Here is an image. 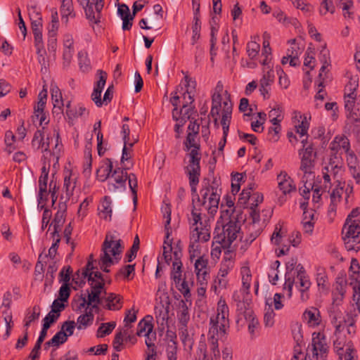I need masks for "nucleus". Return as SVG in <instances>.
<instances>
[{
  "label": "nucleus",
  "instance_id": "09e8293b",
  "mask_svg": "<svg viewBox=\"0 0 360 360\" xmlns=\"http://www.w3.org/2000/svg\"><path fill=\"white\" fill-rule=\"evenodd\" d=\"M233 267V261L231 259L224 258L220 265V269L217 275L221 277H226Z\"/></svg>",
  "mask_w": 360,
  "mask_h": 360
},
{
  "label": "nucleus",
  "instance_id": "4d7b16f0",
  "mask_svg": "<svg viewBox=\"0 0 360 360\" xmlns=\"http://www.w3.org/2000/svg\"><path fill=\"white\" fill-rule=\"evenodd\" d=\"M248 237L245 239V241L251 243H252L261 233L262 229L255 224H248Z\"/></svg>",
  "mask_w": 360,
  "mask_h": 360
},
{
  "label": "nucleus",
  "instance_id": "bb28decb",
  "mask_svg": "<svg viewBox=\"0 0 360 360\" xmlns=\"http://www.w3.org/2000/svg\"><path fill=\"white\" fill-rule=\"evenodd\" d=\"M179 309L177 313L178 320L183 327L186 328L190 320V315L188 313V307L184 300H181L179 302Z\"/></svg>",
  "mask_w": 360,
  "mask_h": 360
},
{
  "label": "nucleus",
  "instance_id": "9d476101",
  "mask_svg": "<svg viewBox=\"0 0 360 360\" xmlns=\"http://www.w3.org/2000/svg\"><path fill=\"white\" fill-rule=\"evenodd\" d=\"M191 220L192 226H194L192 218ZM195 226L191 232L190 241L198 243L207 242L210 238V228L207 226H202V224L200 225V223L195 225Z\"/></svg>",
  "mask_w": 360,
  "mask_h": 360
},
{
  "label": "nucleus",
  "instance_id": "72a5a7b5",
  "mask_svg": "<svg viewBox=\"0 0 360 360\" xmlns=\"http://www.w3.org/2000/svg\"><path fill=\"white\" fill-rule=\"evenodd\" d=\"M274 79L275 75L272 67L268 66L267 68H264L263 76L259 81V86H262V87L269 86L274 83Z\"/></svg>",
  "mask_w": 360,
  "mask_h": 360
},
{
  "label": "nucleus",
  "instance_id": "393cba45",
  "mask_svg": "<svg viewBox=\"0 0 360 360\" xmlns=\"http://www.w3.org/2000/svg\"><path fill=\"white\" fill-rule=\"evenodd\" d=\"M335 340L333 341V350L335 354L338 356V358H341L343 356L342 354L347 350V347L349 345V342L351 341H347L345 337H342L341 334L335 335Z\"/></svg>",
  "mask_w": 360,
  "mask_h": 360
},
{
  "label": "nucleus",
  "instance_id": "6ab92c4d",
  "mask_svg": "<svg viewBox=\"0 0 360 360\" xmlns=\"http://www.w3.org/2000/svg\"><path fill=\"white\" fill-rule=\"evenodd\" d=\"M61 5L60 11L61 14L62 20H64L65 24H68L69 18H75L76 16L72 0H60Z\"/></svg>",
  "mask_w": 360,
  "mask_h": 360
},
{
  "label": "nucleus",
  "instance_id": "8fccbe9b",
  "mask_svg": "<svg viewBox=\"0 0 360 360\" xmlns=\"http://www.w3.org/2000/svg\"><path fill=\"white\" fill-rule=\"evenodd\" d=\"M46 336V333L40 332L39 336L36 342V344L30 354V358L38 359L39 357V351L41 349V344Z\"/></svg>",
  "mask_w": 360,
  "mask_h": 360
},
{
  "label": "nucleus",
  "instance_id": "7ed1b4c3",
  "mask_svg": "<svg viewBox=\"0 0 360 360\" xmlns=\"http://www.w3.org/2000/svg\"><path fill=\"white\" fill-rule=\"evenodd\" d=\"M216 316L210 319L207 340L218 341L226 334L229 328V307L224 300H220L217 304Z\"/></svg>",
  "mask_w": 360,
  "mask_h": 360
},
{
  "label": "nucleus",
  "instance_id": "7c9ffc66",
  "mask_svg": "<svg viewBox=\"0 0 360 360\" xmlns=\"http://www.w3.org/2000/svg\"><path fill=\"white\" fill-rule=\"evenodd\" d=\"M65 115L70 120L73 121L79 117L88 115L89 111L83 105L79 104L77 106H75L72 110H66Z\"/></svg>",
  "mask_w": 360,
  "mask_h": 360
},
{
  "label": "nucleus",
  "instance_id": "f03ea898",
  "mask_svg": "<svg viewBox=\"0 0 360 360\" xmlns=\"http://www.w3.org/2000/svg\"><path fill=\"white\" fill-rule=\"evenodd\" d=\"M227 221L222 224V228L217 226L214 229V242L221 245L224 249H228L238 237L242 238L240 232V223L238 216L229 215Z\"/></svg>",
  "mask_w": 360,
  "mask_h": 360
},
{
  "label": "nucleus",
  "instance_id": "c85d7f7f",
  "mask_svg": "<svg viewBox=\"0 0 360 360\" xmlns=\"http://www.w3.org/2000/svg\"><path fill=\"white\" fill-rule=\"evenodd\" d=\"M221 95L220 94H214L212 97V108L210 111V115L214 119L215 124H217L218 117L221 105Z\"/></svg>",
  "mask_w": 360,
  "mask_h": 360
},
{
  "label": "nucleus",
  "instance_id": "ea45409f",
  "mask_svg": "<svg viewBox=\"0 0 360 360\" xmlns=\"http://www.w3.org/2000/svg\"><path fill=\"white\" fill-rule=\"evenodd\" d=\"M201 22L200 16H193V24L192 25L193 35L191 38V44L194 45L200 37Z\"/></svg>",
  "mask_w": 360,
  "mask_h": 360
},
{
  "label": "nucleus",
  "instance_id": "423d86ee",
  "mask_svg": "<svg viewBox=\"0 0 360 360\" xmlns=\"http://www.w3.org/2000/svg\"><path fill=\"white\" fill-rule=\"evenodd\" d=\"M312 352V358L317 360L319 357L324 359L329 352V346L326 336L323 333L314 332L312 333L311 345L308 346L307 351Z\"/></svg>",
  "mask_w": 360,
  "mask_h": 360
},
{
  "label": "nucleus",
  "instance_id": "f257e3e1",
  "mask_svg": "<svg viewBox=\"0 0 360 360\" xmlns=\"http://www.w3.org/2000/svg\"><path fill=\"white\" fill-rule=\"evenodd\" d=\"M219 184L214 179L212 183L209 179H205L202 181V188L200 191L201 198L200 203H195L191 210L193 225L200 223L202 224L201 207H204L207 212L213 217L217 212L220 200V194L218 193Z\"/></svg>",
  "mask_w": 360,
  "mask_h": 360
},
{
  "label": "nucleus",
  "instance_id": "f704fd0d",
  "mask_svg": "<svg viewBox=\"0 0 360 360\" xmlns=\"http://www.w3.org/2000/svg\"><path fill=\"white\" fill-rule=\"evenodd\" d=\"M173 269L171 274V278L174 280L176 285L177 286L181 281V269L182 263L180 258H176L173 262Z\"/></svg>",
  "mask_w": 360,
  "mask_h": 360
},
{
  "label": "nucleus",
  "instance_id": "aec40b11",
  "mask_svg": "<svg viewBox=\"0 0 360 360\" xmlns=\"http://www.w3.org/2000/svg\"><path fill=\"white\" fill-rule=\"evenodd\" d=\"M79 2L83 6L86 17L89 21L94 24L100 22L101 13H98L96 11L94 12V3H91L89 0L88 3L86 1L83 2L82 1H79Z\"/></svg>",
  "mask_w": 360,
  "mask_h": 360
},
{
  "label": "nucleus",
  "instance_id": "6e6552de",
  "mask_svg": "<svg viewBox=\"0 0 360 360\" xmlns=\"http://www.w3.org/2000/svg\"><path fill=\"white\" fill-rule=\"evenodd\" d=\"M128 167H122L115 168L111 174L112 178L114 179L115 183L109 184V190L115 191L117 189L125 190L126 188V181L127 180V172Z\"/></svg>",
  "mask_w": 360,
  "mask_h": 360
},
{
  "label": "nucleus",
  "instance_id": "49530a36",
  "mask_svg": "<svg viewBox=\"0 0 360 360\" xmlns=\"http://www.w3.org/2000/svg\"><path fill=\"white\" fill-rule=\"evenodd\" d=\"M185 81L186 82L187 89L184 94V99L186 98V96H188V99L189 100V103H192L194 101L193 96L192 95V91L189 89V88L195 89L196 86V82L195 80H192L188 75H186Z\"/></svg>",
  "mask_w": 360,
  "mask_h": 360
},
{
  "label": "nucleus",
  "instance_id": "0e129e2a",
  "mask_svg": "<svg viewBox=\"0 0 360 360\" xmlns=\"http://www.w3.org/2000/svg\"><path fill=\"white\" fill-rule=\"evenodd\" d=\"M360 231V226L354 224H345L342 229V236H355Z\"/></svg>",
  "mask_w": 360,
  "mask_h": 360
},
{
  "label": "nucleus",
  "instance_id": "37998d69",
  "mask_svg": "<svg viewBox=\"0 0 360 360\" xmlns=\"http://www.w3.org/2000/svg\"><path fill=\"white\" fill-rule=\"evenodd\" d=\"M89 305H91V304H89V298L86 299L83 295H81L77 300L74 299L72 302V309L77 312L81 311L82 309Z\"/></svg>",
  "mask_w": 360,
  "mask_h": 360
},
{
  "label": "nucleus",
  "instance_id": "79ce46f5",
  "mask_svg": "<svg viewBox=\"0 0 360 360\" xmlns=\"http://www.w3.org/2000/svg\"><path fill=\"white\" fill-rule=\"evenodd\" d=\"M316 283L318 287L323 290L328 288V276L323 269H318L316 273Z\"/></svg>",
  "mask_w": 360,
  "mask_h": 360
},
{
  "label": "nucleus",
  "instance_id": "e2e57ef3",
  "mask_svg": "<svg viewBox=\"0 0 360 360\" xmlns=\"http://www.w3.org/2000/svg\"><path fill=\"white\" fill-rule=\"evenodd\" d=\"M135 264H127L122 267L116 274L115 277L123 276L124 278H129L131 274H134Z\"/></svg>",
  "mask_w": 360,
  "mask_h": 360
},
{
  "label": "nucleus",
  "instance_id": "0eeeda50",
  "mask_svg": "<svg viewBox=\"0 0 360 360\" xmlns=\"http://www.w3.org/2000/svg\"><path fill=\"white\" fill-rule=\"evenodd\" d=\"M189 158L188 164L185 167V172L187 176L189 175H200V162L201 160V154L199 148L195 146L192 148L188 154Z\"/></svg>",
  "mask_w": 360,
  "mask_h": 360
},
{
  "label": "nucleus",
  "instance_id": "6e6d98bb",
  "mask_svg": "<svg viewBox=\"0 0 360 360\" xmlns=\"http://www.w3.org/2000/svg\"><path fill=\"white\" fill-rule=\"evenodd\" d=\"M359 225L360 224V208L356 207L352 210L346 219L345 224Z\"/></svg>",
  "mask_w": 360,
  "mask_h": 360
},
{
  "label": "nucleus",
  "instance_id": "4468645a",
  "mask_svg": "<svg viewBox=\"0 0 360 360\" xmlns=\"http://www.w3.org/2000/svg\"><path fill=\"white\" fill-rule=\"evenodd\" d=\"M66 211V202H60L58 204V210L56 213L52 223L50 224V226L53 225V231L52 233L53 238L56 237V234H59L60 228L65 222Z\"/></svg>",
  "mask_w": 360,
  "mask_h": 360
},
{
  "label": "nucleus",
  "instance_id": "f8f14e48",
  "mask_svg": "<svg viewBox=\"0 0 360 360\" xmlns=\"http://www.w3.org/2000/svg\"><path fill=\"white\" fill-rule=\"evenodd\" d=\"M97 74L99 76V79L97 81L91 94V99L98 107H101L103 103V101L101 100V93L105 84L108 75L105 71L101 70H98Z\"/></svg>",
  "mask_w": 360,
  "mask_h": 360
},
{
  "label": "nucleus",
  "instance_id": "4be33fe9",
  "mask_svg": "<svg viewBox=\"0 0 360 360\" xmlns=\"http://www.w3.org/2000/svg\"><path fill=\"white\" fill-rule=\"evenodd\" d=\"M106 308L109 310H119L122 307L123 297L118 294L110 292L105 297Z\"/></svg>",
  "mask_w": 360,
  "mask_h": 360
},
{
  "label": "nucleus",
  "instance_id": "de8ad7c7",
  "mask_svg": "<svg viewBox=\"0 0 360 360\" xmlns=\"http://www.w3.org/2000/svg\"><path fill=\"white\" fill-rule=\"evenodd\" d=\"M241 274L243 287L246 291H248L250 288V282L252 279V275L250 268L248 266L242 267Z\"/></svg>",
  "mask_w": 360,
  "mask_h": 360
},
{
  "label": "nucleus",
  "instance_id": "bf43d9fd",
  "mask_svg": "<svg viewBox=\"0 0 360 360\" xmlns=\"http://www.w3.org/2000/svg\"><path fill=\"white\" fill-rule=\"evenodd\" d=\"M343 186H341V183L338 182L337 188L333 190L330 194V200L331 204L330 207H335V205L340 201L342 193ZM333 210V207L331 208Z\"/></svg>",
  "mask_w": 360,
  "mask_h": 360
},
{
  "label": "nucleus",
  "instance_id": "58836bf2",
  "mask_svg": "<svg viewBox=\"0 0 360 360\" xmlns=\"http://www.w3.org/2000/svg\"><path fill=\"white\" fill-rule=\"evenodd\" d=\"M188 103H189V100L188 99L186 101V103L183 104L182 108L179 112V113H180L181 116L179 117H177V119H184L185 120V123L188 120H194V118L192 117V115H193V113L196 112L194 110V108L193 107L188 105Z\"/></svg>",
  "mask_w": 360,
  "mask_h": 360
},
{
  "label": "nucleus",
  "instance_id": "ddd939ff",
  "mask_svg": "<svg viewBox=\"0 0 360 360\" xmlns=\"http://www.w3.org/2000/svg\"><path fill=\"white\" fill-rule=\"evenodd\" d=\"M356 320L354 317L350 314H347L345 317L343 321H340L338 324L335 326V335H338V334H341V333L346 329L347 333L349 335H354L356 333V328L355 326Z\"/></svg>",
  "mask_w": 360,
  "mask_h": 360
},
{
  "label": "nucleus",
  "instance_id": "338daca9",
  "mask_svg": "<svg viewBox=\"0 0 360 360\" xmlns=\"http://www.w3.org/2000/svg\"><path fill=\"white\" fill-rule=\"evenodd\" d=\"M347 288V281L344 278L338 277L335 282V288L333 291L335 293L345 295Z\"/></svg>",
  "mask_w": 360,
  "mask_h": 360
},
{
  "label": "nucleus",
  "instance_id": "864d4df0",
  "mask_svg": "<svg viewBox=\"0 0 360 360\" xmlns=\"http://www.w3.org/2000/svg\"><path fill=\"white\" fill-rule=\"evenodd\" d=\"M127 180L129 181V186L133 194V200L136 203L137 200V186L138 181L136 176L134 173L127 174Z\"/></svg>",
  "mask_w": 360,
  "mask_h": 360
},
{
  "label": "nucleus",
  "instance_id": "473e14b6",
  "mask_svg": "<svg viewBox=\"0 0 360 360\" xmlns=\"http://www.w3.org/2000/svg\"><path fill=\"white\" fill-rule=\"evenodd\" d=\"M94 315L91 311H86L85 314L80 315L77 320V328L78 330L86 328L91 325L94 321Z\"/></svg>",
  "mask_w": 360,
  "mask_h": 360
},
{
  "label": "nucleus",
  "instance_id": "1a4fd4ad",
  "mask_svg": "<svg viewBox=\"0 0 360 360\" xmlns=\"http://www.w3.org/2000/svg\"><path fill=\"white\" fill-rule=\"evenodd\" d=\"M359 266L356 259H352L350 269L353 271V275L351 276L352 281L350 285L353 288V300L355 302L356 306L360 313V281L357 280L358 270Z\"/></svg>",
  "mask_w": 360,
  "mask_h": 360
},
{
  "label": "nucleus",
  "instance_id": "5fc2aeb1",
  "mask_svg": "<svg viewBox=\"0 0 360 360\" xmlns=\"http://www.w3.org/2000/svg\"><path fill=\"white\" fill-rule=\"evenodd\" d=\"M343 356L341 358H338L340 360H358V355L356 350L354 349L353 343L349 342V345L347 347V350L342 354Z\"/></svg>",
  "mask_w": 360,
  "mask_h": 360
},
{
  "label": "nucleus",
  "instance_id": "052dcab7",
  "mask_svg": "<svg viewBox=\"0 0 360 360\" xmlns=\"http://www.w3.org/2000/svg\"><path fill=\"white\" fill-rule=\"evenodd\" d=\"M188 252L191 260L195 257L198 258L199 257H204L203 255H201V245L198 243H192L190 241Z\"/></svg>",
  "mask_w": 360,
  "mask_h": 360
},
{
  "label": "nucleus",
  "instance_id": "a211bd4d",
  "mask_svg": "<svg viewBox=\"0 0 360 360\" xmlns=\"http://www.w3.org/2000/svg\"><path fill=\"white\" fill-rule=\"evenodd\" d=\"M98 214L101 218L110 221L112 217V201L109 196H105L98 207Z\"/></svg>",
  "mask_w": 360,
  "mask_h": 360
},
{
  "label": "nucleus",
  "instance_id": "a18cd8bd",
  "mask_svg": "<svg viewBox=\"0 0 360 360\" xmlns=\"http://www.w3.org/2000/svg\"><path fill=\"white\" fill-rule=\"evenodd\" d=\"M300 118L301 120H298L299 124L295 125V128L296 132L302 137L307 135L309 127V123L308 122L306 116L302 117V115H300Z\"/></svg>",
  "mask_w": 360,
  "mask_h": 360
},
{
  "label": "nucleus",
  "instance_id": "c03bdc74",
  "mask_svg": "<svg viewBox=\"0 0 360 360\" xmlns=\"http://www.w3.org/2000/svg\"><path fill=\"white\" fill-rule=\"evenodd\" d=\"M115 322L101 323L97 330V337L103 338L105 335H109L115 328Z\"/></svg>",
  "mask_w": 360,
  "mask_h": 360
},
{
  "label": "nucleus",
  "instance_id": "a19ab883",
  "mask_svg": "<svg viewBox=\"0 0 360 360\" xmlns=\"http://www.w3.org/2000/svg\"><path fill=\"white\" fill-rule=\"evenodd\" d=\"M200 175H189L188 176L189 184L191 186V193L193 196L196 197V201L193 199V205L195 203H200V196L197 193V186L199 184Z\"/></svg>",
  "mask_w": 360,
  "mask_h": 360
},
{
  "label": "nucleus",
  "instance_id": "2f4dec72",
  "mask_svg": "<svg viewBox=\"0 0 360 360\" xmlns=\"http://www.w3.org/2000/svg\"><path fill=\"white\" fill-rule=\"evenodd\" d=\"M47 181L48 176L41 175L39 179L38 203L40 205L47 200Z\"/></svg>",
  "mask_w": 360,
  "mask_h": 360
},
{
  "label": "nucleus",
  "instance_id": "dca6fc26",
  "mask_svg": "<svg viewBox=\"0 0 360 360\" xmlns=\"http://www.w3.org/2000/svg\"><path fill=\"white\" fill-rule=\"evenodd\" d=\"M77 176L72 174L71 171H68L64 177L63 189L65 192V196H61L60 200L64 199V202L68 201L73 195L74 190L77 184Z\"/></svg>",
  "mask_w": 360,
  "mask_h": 360
},
{
  "label": "nucleus",
  "instance_id": "3c124183",
  "mask_svg": "<svg viewBox=\"0 0 360 360\" xmlns=\"http://www.w3.org/2000/svg\"><path fill=\"white\" fill-rule=\"evenodd\" d=\"M59 318V314H53L49 312L48 314L43 319L44 323L41 332L47 335V330L51 325L55 323Z\"/></svg>",
  "mask_w": 360,
  "mask_h": 360
},
{
  "label": "nucleus",
  "instance_id": "13d9d810",
  "mask_svg": "<svg viewBox=\"0 0 360 360\" xmlns=\"http://www.w3.org/2000/svg\"><path fill=\"white\" fill-rule=\"evenodd\" d=\"M217 28L212 26L211 27V32H210V55H211V60H214V57L217 55V49L215 47L217 44Z\"/></svg>",
  "mask_w": 360,
  "mask_h": 360
},
{
  "label": "nucleus",
  "instance_id": "b1692460",
  "mask_svg": "<svg viewBox=\"0 0 360 360\" xmlns=\"http://www.w3.org/2000/svg\"><path fill=\"white\" fill-rule=\"evenodd\" d=\"M89 285H91V292L88 291L89 298V304H91L92 301L97 298L98 296H100L103 289L104 288L105 282L101 281H96L94 279V281H89Z\"/></svg>",
  "mask_w": 360,
  "mask_h": 360
},
{
  "label": "nucleus",
  "instance_id": "412c9836",
  "mask_svg": "<svg viewBox=\"0 0 360 360\" xmlns=\"http://www.w3.org/2000/svg\"><path fill=\"white\" fill-rule=\"evenodd\" d=\"M112 162L109 158H106L103 165L97 169L96 176L101 181H105L112 172Z\"/></svg>",
  "mask_w": 360,
  "mask_h": 360
},
{
  "label": "nucleus",
  "instance_id": "f3484780",
  "mask_svg": "<svg viewBox=\"0 0 360 360\" xmlns=\"http://www.w3.org/2000/svg\"><path fill=\"white\" fill-rule=\"evenodd\" d=\"M297 258L292 257L285 264L286 272L285 274V282L284 288L288 290L289 297L292 295V290L295 282L294 278L291 276L290 274L297 267Z\"/></svg>",
  "mask_w": 360,
  "mask_h": 360
},
{
  "label": "nucleus",
  "instance_id": "cd10ccee",
  "mask_svg": "<svg viewBox=\"0 0 360 360\" xmlns=\"http://www.w3.org/2000/svg\"><path fill=\"white\" fill-rule=\"evenodd\" d=\"M209 352L206 354V357L203 356L201 360H220L221 355L219 349V342L207 340Z\"/></svg>",
  "mask_w": 360,
  "mask_h": 360
},
{
  "label": "nucleus",
  "instance_id": "69168bd1",
  "mask_svg": "<svg viewBox=\"0 0 360 360\" xmlns=\"http://www.w3.org/2000/svg\"><path fill=\"white\" fill-rule=\"evenodd\" d=\"M94 269L95 267L94 266V260H88L85 268L82 271V275L83 278H87L88 281H94L93 274L91 272L94 271L93 270Z\"/></svg>",
  "mask_w": 360,
  "mask_h": 360
},
{
  "label": "nucleus",
  "instance_id": "680f3d73",
  "mask_svg": "<svg viewBox=\"0 0 360 360\" xmlns=\"http://www.w3.org/2000/svg\"><path fill=\"white\" fill-rule=\"evenodd\" d=\"M172 238H169L167 240V243H165V240H164L163 245V253L162 255L164 257V259L167 264H169L170 261L172 260L171 252L172 250Z\"/></svg>",
  "mask_w": 360,
  "mask_h": 360
},
{
  "label": "nucleus",
  "instance_id": "20e7f679",
  "mask_svg": "<svg viewBox=\"0 0 360 360\" xmlns=\"http://www.w3.org/2000/svg\"><path fill=\"white\" fill-rule=\"evenodd\" d=\"M115 237L107 234L102 245V254L100 257V268L106 273L110 272L109 266L117 264L120 260V254L124 248L120 239L115 240Z\"/></svg>",
  "mask_w": 360,
  "mask_h": 360
},
{
  "label": "nucleus",
  "instance_id": "5701e85b",
  "mask_svg": "<svg viewBox=\"0 0 360 360\" xmlns=\"http://www.w3.org/2000/svg\"><path fill=\"white\" fill-rule=\"evenodd\" d=\"M153 317L151 316H146L139 321L137 326L136 335L138 336L144 335L145 333H151L153 329L152 324Z\"/></svg>",
  "mask_w": 360,
  "mask_h": 360
},
{
  "label": "nucleus",
  "instance_id": "39448f33",
  "mask_svg": "<svg viewBox=\"0 0 360 360\" xmlns=\"http://www.w3.org/2000/svg\"><path fill=\"white\" fill-rule=\"evenodd\" d=\"M299 155L300 157V170L303 173L302 182L306 184L314 181L316 153L312 151L311 148L308 147L303 153L299 154Z\"/></svg>",
  "mask_w": 360,
  "mask_h": 360
},
{
  "label": "nucleus",
  "instance_id": "2eb2a0df",
  "mask_svg": "<svg viewBox=\"0 0 360 360\" xmlns=\"http://www.w3.org/2000/svg\"><path fill=\"white\" fill-rule=\"evenodd\" d=\"M278 186L284 195L296 191L294 181L285 172H281L277 176Z\"/></svg>",
  "mask_w": 360,
  "mask_h": 360
},
{
  "label": "nucleus",
  "instance_id": "c756f323",
  "mask_svg": "<svg viewBox=\"0 0 360 360\" xmlns=\"http://www.w3.org/2000/svg\"><path fill=\"white\" fill-rule=\"evenodd\" d=\"M342 239L347 250L357 252L360 250V231L355 236H342Z\"/></svg>",
  "mask_w": 360,
  "mask_h": 360
},
{
  "label": "nucleus",
  "instance_id": "a878e982",
  "mask_svg": "<svg viewBox=\"0 0 360 360\" xmlns=\"http://www.w3.org/2000/svg\"><path fill=\"white\" fill-rule=\"evenodd\" d=\"M303 319L311 326H319L321 321L319 311L316 308L307 309L303 314Z\"/></svg>",
  "mask_w": 360,
  "mask_h": 360
},
{
  "label": "nucleus",
  "instance_id": "e433bc0d",
  "mask_svg": "<svg viewBox=\"0 0 360 360\" xmlns=\"http://www.w3.org/2000/svg\"><path fill=\"white\" fill-rule=\"evenodd\" d=\"M162 212L164 214V218L166 219L165 223V243H167V240L170 238L172 234V228L170 226L171 222V209L168 205H166L164 207H162Z\"/></svg>",
  "mask_w": 360,
  "mask_h": 360
},
{
  "label": "nucleus",
  "instance_id": "9b49d317",
  "mask_svg": "<svg viewBox=\"0 0 360 360\" xmlns=\"http://www.w3.org/2000/svg\"><path fill=\"white\" fill-rule=\"evenodd\" d=\"M195 271L197 279L200 285L206 284L210 277V268L208 259L205 257H199L195 262Z\"/></svg>",
  "mask_w": 360,
  "mask_h": 360
},
{
  "label": "nucleus",
  "instance_id": "603ef678",
  "mask_svg": "<svg viewBox=\"0 0 360 360\" xmlns=\"http://www.w3.org/2000/svg\"><path fill=\"white\" fill-rule=\"evenodd\" d=\"M31 29L33 34L42 31V18L40 13L37 12L34 18H30Z\"/></svg>",
  "mask_w": 360,
  "mask_h": 360
},
{
  "label": "nucleus",
  "instance_id": "4c0bfd02",
  "mask_svg": "<svg viewBox=\"0 0 360 360\" xmlns=\"http://www.w3.org/2000/svg\"><path fill=\"white\" fill-rule=\"evenodd\" d=\"M359 86L358 79L352 77L345 86V96L349 98H356V90Z\"/></svg>",
  "mask_w": 360,
  "mask_h": 360
},
{
  "label": "nucleus",
  "instance_id": "c9c22d12",
  "mask_svg": "<svg viewBox=\"0 0 360 360\" xmlns=\"http://www.w3.org/2000/svg\"><path fill=\"white\" fill-rule=\"evenodd\" d=\"M223 105L224 108L222 110V117L221 120V124L222 126L229 125L231 119L233 105L230 100L224 101Z\"/></svg>",
  "mask_w": 360,
  "mask_h": 360
},
{
  "label": "nucleus",
  "instance_id": "774afa93",
  "mask_svg": "<svg viewBox=\"0 0 360 360\" xmlns=\"http://www.w3.org/2000/svg\"><path fill=\"white\" fill-rule=\"evenodd\" d=\"M70 295V288L69 283H63L59 290L58 299L60 302H68Z\"/></svg>",
  "mask_w": 360,
  "mask_h": 360
}]
</instances>
